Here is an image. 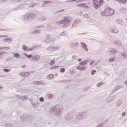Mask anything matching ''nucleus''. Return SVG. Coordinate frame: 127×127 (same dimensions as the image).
Returning a JSON list of instances; mask_svg holds the SVG:
<instances>
[{"label": "nucleus", "mask_w": 127, "mask_h": 127, "mask_svg": "<svg viewBox=\"0 0 127 127\" xmlns=\"http://www.w3.org/2000/svg\"><path fill=\"white\" fill-rule=\"evenodd\" d=\"M6 127H13L12 126H11V125H10V124H7L5 126Z\"/></svg>", "instance_id": "nucleus-50"}, {"label": "nucleus", "mask_w": 127, "mask_h": 127, "mask_svg": "<svg viewBox=\"0 0 127 127\" xmlns=\"http://www.w3.org/2000/svg\"><path fill=\"white\" fill-rule=\"evenodd\" d=\"M43 3H44V4H49L50 3H52V1L45 0V1H44Z\"/></svg>", "instance_id": "nucleus-32"}, {"label": "nucleus", "mask_w": 127, "mask_h": 127, "mask_svg": "<svg viewBox=\"0 0 127 127\" xmlns=\"http://www.w3.org/2000/svg\"><path fill=\"white\" fill-rule=\"evenodd\" d=\"M83 16L84 18H86L87 19H90V18H91V17L89 16V15H88V14H84Z\"/></svg>", "instance_id": "nucleus-33"}, {"label": "nucleus", "mask_w": 127, "mask_h": 127, "mask_svg": "<svg viewBox=\"0 0 127 127\" xmlns=\"http://www.w3.org/2000/svg\"><path fill=\"white\" fill-rule=\"evenodd\" d=\"M114 99H116V96H110L106 99V103H110V102H112Z\"/></svg>", "instance_id": "nucleus-14"}, {"label": "nucleus", "mask_w": 127, "mask_h": 127, "mask_svg": "<svg viewBox=\"0 0 127 127\" xmlns=\"http://www.w3.org/2000/svg\"><path fill=\"white\" fill-rule=\"evenodd\" d=\"M61 48V47H60V46H58L56 47L50 46L47 48V50H48V51L53 52V51L59 50V49H60Z\"/></svg>", "instance_id": "nucleus-7"}, {"label": "nucleus", "mask_w": 127, "mask_h": 127, "mask_svg": "<svg viewBox=\"0 0 127 127\" xmlns=\"http://www.w3.org/2000/svg\"><path fill=\"white\" fill-rule=\"evenodd\" d=\"M117 52H118L117 50L114 48H111L108 50V53H109V54H116Z\"/></svg>", "instance_id": "nucleus-15"}, {"label": "nucleus", "mask_w": 127, "mask_h": 127, "mask_svg": "<svg viewBox=\"0 0 127 127\" xmlns=\"http://www.w3.org/2000/svg\"><path fill=\"white\" fill-rule=\"evenodd\" d=\"M62 11H64V9H62L60 11V12H62Z\"/></svg>", "instance_id": "nucleus-63"}, {"label": "nucleus", "mask_w": 127, "mask_h": 127, "mask_svg": "<svg viewBox=\"0 0 127 127\" xmlns=\"http://www.w3.org/2000/svg\"><path fill=\"white\" fill-rule=\"evenodd\" d=\"M39 27V29H41V28H44V26H40Z\"/></svg>", "instance_id": "nucleus-55"}, {"label": "nucleus", "mask_w": 127, "mask_h": 127, "mask_svg": "<svg viewBox=\"0 0 127 127\" xmlns=\"http://www.w3.org/2000/svg\"><path fill=\"white\" fill-rule=\"evenodd\" d=\"M64 111V109L63 108L59 107L58 105L54 106L52 109V112L54 113V115L56 117H60Z\"/></svg>", "instance_id": "nucleus-3"}, {"label": "nucleus", "mask_w": 127, "mask_h": 127, "mask_svg": "<svg viewBox=\"0 0 127 127\" xmlns=\"http://www.w3.org/2000/svg\"><path fill=\"white\" fill-rule=\"evenodd\" d=\"M122 104H123V100H119L117 102L115 105H116V107H121V106H122Z\"/></svg>", "instance_id": "nucleus-19"}, {"label": "nucleus", "mask_w": 127, "mask_h": 127, "mask_svg": "<svg viewBox=\"0 0 127 127\" xmlns=\"http://www.w3.org/2000/svg\"><path fill=\"white\" fill-rule=\"evenodd\" d=\"M97 73V70H92L91 71L92 75H95V73Z\"/></svg>", "instance_id": "nucleus-44"}, {"label": "nucleus", "mask_w": 127, "mask_h": 127, "mask_svg": "<svg viewBox=\"0 0 127 127\" xmlns=\"http://www.w3.org/2000/svg\"><path fill=\"white\" fill-rule=\"evenodd\" d=\"M54 78V75L53 74H50L48 76L47 78L49 80H52Z\"/></svg>", "instance_id": "nucleus-28"}, {"label": "nucleus", "mask_w": 127, "mask_h": 127, "mask_svg": "<svg viewBox=\"0 0 127 127\" xmlns=\"http://www.w3.org/2000/svg\"><path fill=\"white\" fill-rule=\"evenodd\" d=\"M76 69L77 70H79V71H84V70H85V69H86V67L84 66H77L76 67Z\"/></svg>", "instance_id": "nucleus-23"}, {"label": "nucleus", "mask_w": 127, "mask_h": 127, "mask_svg": "<svg viewBox=\"0 0 127 127\" xmlns=\"http://www.w3.org/2000/svg\"><path fill=\"white\" fill-rule=\"evenodd\" d=\"M78 61L79 62H81V61H82V59H79L78 60Z\"/></svg>", "instance_id": "nucleus-60"}, {"label": "nucleus", "mask_w": 127, "mask_h": 127, "mask_svg": "<svg viewBox=\"0 0 127 127\" xmlns=\"http://www.w3.org/2000/svg\"><path fill=\"white\" fill-rule=\"evenodd\" d=\"M40 59V57L39 56H34L32 57V60L34 61H38Z\"/></svg>", "instance_id": "nucleus-20"}, {"label": "nucleus", "mask_w": 127, "mask_h": 127, "mask_svg": "<svg viewBox=\"0 0 127 127\" xmlns=\"http://www.w3.org/2000/svg\"><path fill=\"white\" fill-rule=\"evenodd\" d=\"M116 22L118 23L119 24H120V25H125V22L123 21L121 19H117L116 20Z\"/></svg>", "instance_id": "nucleus-22"}, {"label": "nucleus", "mask_w": 127, "mask_h": 127, "mask_svg": "<svg viewBox=\"0 0 127 127\" xmlns=\"http://www.w3.org/2000/svg\"><path fill=\"white\" fill-rule=\"evenodd\" d=\"M20 75L22 77H27L30 75V73L29 72H20Z\"/></svg>", "instance_id": "nucleus-16"}, {"label": "nucleus", "mask_w": 127, "mask_h": 127, "mask_svg": "<svg viewBox=\"0 0 127 127\" xmlns=\"http://www.w3.org/2000/svg\"><path fill=\"white\" fill-rule=\"evenodd\" d=\"M110 31L112 32V33H114L115 34H118L120 31H119V30L117 29L116 27H113L110 29Z\"/></svg>", "instance_id": "nucleus-13"}, {"label": "nucleus", "mask_w": 127, "mask_h": 127, "mask_svg": "<svg viewBox=\"0 0 127 127\" xmlns=\"http://www.w3.org/2000/svg\"><path fill=\"white\" fill-rule=\"evenodd\" d=\"M65 71V68L64 67H63L60 69L61 73H64Z\"/></svg>", "instance_id": "nucleus-38"}, {"label": "nucleus", "mask_w": 127, "mask_h": 127, "mask_svg": "<svg viewBox=\"0 0 127 127\" xmlns=\"http://www.w3.org/2000/svg\"><path fill=\"white\" fill-rule=\"evenodd\" d=\"M93 1L95 9H99L104 4V0H93Z\"/></svg>", "instance_id": "nucleus-5"}, {"label": "nucleus", "mask_w": 127, "mask_h": 127, "mask_svg": "<svg viewBox=\"0 0 127 127\" xmlns=\"http://www.w3.org/2000/svg\"><path fill=\"white\" fill-rule=\"evenodd\" d=\"M58 68H59V66H58V65H57L55 66H53V67H51V70H55V69H57Z\"/></svg>", "instance_id": "nucleus-37"}, {"label": "nucleus", "mask_w": 127, "mask_h": 127, "mask_svg": "<svg viewBox=\"0 0 127 127\" xmlns=\"http://www.w3.org/2000/svg\"><path fill=\"white\" fill-rule=\"evenodd\" d=\"M78 42H71V45H74V46H78Z\"/></svg>", "instance_id": "nucleus-34"}, {"label": "nucleus", "mask_w": 127, "mask_h": 127, "mask_svg": "<svg viewBox=\"0 0 127 127\" xmlns=\"http://www.w3.org/2000/svg\"><path fill=\"white\" fill-rule=\"evenodd\" d=\"M108 10H109V8H107L104 9L102 12H101V15H102V16H109L108 13Z\"/></svg>", "instance_id": "nucleus-8"}, {"label": "nucleus", "mask_w": 127, "mask_h": 127, "mask_svg": "<svg viewBox=\"0 0 127 127\" xmlns=\"http://www.w3.org/2000/svg\"><path fill=\"white\" fill-rule=\"evenodd\" d=\"M120 56L122 57L123 59H126V58H127V54L126 53H121Z\"/></svg>", "instance_id": "nucleus-18"}, {"label": "nucleus", "mask_w": 127, "mask_h": 127, "mask_svg": "<svg viewBox=\"0 0 127 127\" xmlns=\"http://www.w3.org/2000/svg\"><path fill=\"white\" fill-rule=\"evenodd\" d=\"M34 84L35 85H44V82L42 81H35Z\"/></svg>", "instance_id": "nucleus-26"}, {"label": "nucleus", "mask_w": 127, "mask_h": 127, "mask_svg": "<svg viewBox=\"0 0 127 127\" xmlns=\"http://www.w3.org/2000/svg\"><path fill=\"white\" fill-rule=\"evenodd\" d=\"M14 58H16L17 59L19 58L20 55L18 53H15L13 55Z\"/></svg>", "instance_id": "nucleus-30"}, {"label": "nucleus", "mask_w": 127, "mask_h": 127, "mask_svg": "<svg viewBox=\"0 0 127 127\" xmlns=\"http://www.w3.org/2000/svg\"><path fill=\"white\" fill-rule=\"evenodd\" d=\"M39 101L40 102H41V103H43V102H44V98L43 97H41L40 98Z\"/></svg>", "instance_id": "nucleus-42"}, {"label": "nucleus", "mask_w": 127, "mask_h": 127, "mask_svg": "<svg viewBox=\"0 0 127 127\" xmlns=\"http://www.w3.org/2000/svg\"><path fill=\"white\" fill-rule=\"evenodd\" d=\"M86 33H79L78 35H86Z\"/></svg>", "instance_id": "nucleus-51"}, {"label": "nucleus", "mask_w": 127, "mask_h": 127, "mask_svg": "<svg viewBox=\"0 0 127 127\" xmlns=\"http://www.w3.org/2000/svg\"><path fill=\"white\" fill-rule=\"evenodd\" d=\"M78 6H79V7H83V8H85L86 9H89V8H90V7L87 5V3H86L79 4L78 5Z\"/></svg>", "instance_id": "nucleus-12"}, {"label": "nucleus", "mask_w": 127, "mask_h": 127, "mask_svg": "<svg viewBox=\"0 0 127 127\" xmlns=\"http://www.w3.org/2000/svg\"><path fill=\"white\" fill-rule=\"evenodd\" d=\"M66 2H72V1H71V0H67L66 1Z\"/></svg>", "instance_id": "nucleus-59"}, {"label": "nucleus", "mask_w": 127, "mask_h": 127, "mask_svg": "<svg viewBox=\"0 0 127 127\" xmlns=\"http://www.w3.org/2000/svg\"><path fill=\"white\" fill-rule=\"evenodd\" d=\"M88 64V60L83 61L79 63V65L81 66H85Z\"/></svg>", "instance_id": "nucleus-21"}, {"label": "nucleus", "mask_w": 127, "mask_h": 127, "mask_svg": "<svg viewBox=\"0 0 127 127\" xmlns=\"http://www.w3.org/2000/svg\"><path fill=\"white\" fill-rule=\"evenodd\" d=\"M109 62H114L115 61V59L111 58L109 60Z\"/></svg>", "instance_id": "nucleus-46"}, {"label": "nucleus", "mask_w": 127, "mask_h": 127, "mask_svg": "<svg viewBox=\"0 0 127 127\" xmlns=\"http://www.w3.org/2000/svg\"><path fill=\"white\" fill-rule=\"evenodd\" d=\"M22 49L24 51H30L31 50V49L27 48V47L25 46H23Z\"/></svg>", "instance_id": "nucleus-27"}, {"label": "nucleus", "mask_w": 127, "mask_h": 127, "mask_svg": "<svg viewBox=\"0 0 127 127\" xmlns=\"http://www.w3.org/2000/svg\"><path fill=\"white\" fill-rule=\"evenodd\" d=\"M79 23H80V20L79 19H75L72 25V27H77Z\"/></svg>", "instance_id": "nucleus-10"}, {"label": "nucleus", "mask_w": 127, "mask_h": 127, "mask_svg": "<svg viewBox=\"0 0 127 127\" xmlns=\"http://www.w3.org/2000/svg\"><path fill=\"white\" fill-rule=\"evenodd\" d=\"M39 32H40V30H39V29H38V30L33 31L32 33H33V34H34V33H35V34L39 33Z\"/></svg>", "instance_id": "nucleus-39"}, {"label": "nucleus", "mask_w": 127, "mask_h": 127, "mask_svg": "<svg viewBox=\"0 0 127 127\" xmlns=\"http://www.w3.org/2000/svg\"><path fill=\"white\" fill-rule=\"evenodd\" d=\"M114 43L118 46H122V42L119 40L116 41Z\"/></svg>", "instance_id": "nucleus-24"}, {"label": "nucleus", "mask_w": 127, "mask_h": 127, "mask_svg": "<svg viewBox=\"0 0 127 127\" xmlns=\"http://www.w3.org/2000/svg\"><path fill=\"white\" fill-rule=\"evenodd\" d=\"M124 88V86L123 85H118L115 87V90L113 91V93H115L116 91H119L120 89H123Z\"/></svg>", "instance_id": "nucleus-17"}, {"label": "nucleus", "mask_w": 127, "mask_h": 127, "mask_svg": "<svg viewBox=\"0 0 127 127\" xmlns=\"http://www.w3.org/2000/svg\"><path fill=\"white\" fill-rule=\"evenodd\" d=\"M87 117H88V112H81L75 116V118L77 120H84V119H86Z\"/></svg>", "instance_id": "nucleus-6"}, {"label": "nucleus", "mask_w": 127, "mask_h": 127, "mask_svg": "<svg viewBox=\"0 0 127 127\" xmlns=\"http://www.w3.org/2000/svg\"><path fill=\"white\" fill-rule=\"evenodd\" d=\"M3 71L4 72H6L7 73H8V72H10V69L8 68H4L3 69Z\"/></svg>", "instance_id": "nucleus-35"}, {"label": "nucleus", "mask_w": 127, "mask_h": 127, "mask_svg": "<svg viewBox=\"0 0 127 127\" xmlns=\"http://www.w3.org/2000/svg\"><path fill=\"white\" fill-rule=\"evenodd\" d=\"M80 45L81 47H82L83 49L85 50V51H87V52L89 51V49H88V48L87 47V44H86V43L82 42L80 43Z\"/></svg>", "instance_id": "nucleus-9"}, {"label": "nucleus", "mask_w": 127, "mask_h": 127, "mask_svg": "<svg viewBox=\"0 0 127 127\" xmlns=\"http://www.w3.org/2000/svg\"><path fill=\"white\" fill-rule=\"evenodd\" d=\"M66 34H67V32L64 31L61 33L60 35L55 34L54 36L52 35H47V38L49 42H51L52 41H55L56 39H59V37L62 35V36H66Z\"/></svg>", "instance_id": "nucleus-2"}, {"label": "nucleus", "mask_w": 127, "mask_h": 127, "mask_svg": "<svg viewBox=\"0 0 127 127\" xmlns=\"http://www.w3.org/2000/svg\"><path fill=\"white\" fill-rule=\"evenodd\" d=\"M52 97H53V95H52V94H49L48 95V97L50 99H52Z\"/></svg>", "instance_id": "nucleus-48"}, {"label": "nucleus", "mask_w": 127, "mask_h": 127, "mask_svg": "<svg viewBox=\"0 0 127 127\" xmlns=\"http://www.w3.org/2000/svg\"><path fill=\"white\" fill-rule=\"evenodd\" d=\"M104 85V83L100 82L97 84V86L98 87V88H100V87H102Z\"/></svg>", "instance_id": "nucleus-36"}, {"label": "nucleus", "mask_w": 127, "mask_h": 127, "mask_svg": "<svg viewBox=\"0 0 127 127\" xmlns=\"http://www.w3.org/2000/svg\"><path fill=\"white\" fill-rule=\"evenodd\" d=\"M24 119H26V117H21V120H24Z\"/></svg>", "instance_id": "nucleus-56"}, {"label": "nucleus", "mask_w": 127, "mask_h": 127, "mask_svg": "<svg viewBox=\"0 0 127 127\" xmlns=\"http://www.w3.org/2000/svg\"><path fill=\"white\" fill-rule=\"evenodd\" d=\"M116 1L121 2V3H126V1H127V0H115Z\"/></svg>", "instance_id": "nucleus-31"}, {"label": "nucleus", "mask_w": 127, "mask_h": 127, "mask_svg": "<svg viewBox=\"0 0 127 127\" xmlns=\"http://www.w3.org/2000/svg\"><path fill=\"white\" fill-rule=\"evenodd\" d=\"M108 16H112L115 14V10L111 8H108Z\"/></svg>", "instance_id": "nucleus-11"}, {"label": "nucleus", "mask_w": 127, "mask_h": 127, "mask_svg": "<svg viewBox=\"0 0 127 127\" xmlns=\"http://www.w3.org/2000/svg\"><path fill=\"white\" fill-rule=\"evenodd\" d=\"M122 116H123V117H125V116H126V112H123L122 114Z\"/></svg>", "instance_id": "nucleus-54"}, {"label": "nucleus", "mask_w": 127, "mask_h": 127, "mask_svg": "<svg viewBox=\"0 0 127 127\" xmlns=\"http://www.w3.org/2000/svg\"><path fill=\"white\" fill-rule=\"evenodd\" d=\"M0 31H6V30L4 29H0Z\"/></svg>", "instance_id": "nucleus-52"}, {"label": "nucleus", "mask_w": 127, "mask_h": 127, "mask_svg": "<svg viewBox=\"0 0 127 127\" xmlns=\"http://www.w3.org/2000/svg\"><path fill=\"white\" fill-rule=\"evenodd\" d=\"M36 17V14L34 13H27L23 15L22 18L24 20H32L33 18Z\"/></svg>", "instance_id": "nucleus-4"}, {"label": "nucleus", "mask_w": 127, "mask_h": 127, "mask_svg": "<svg viewBox=\"0 0 127 127\" xmlns=\"http://www.w3.org/2000/svg\"><path fill=\"white\" fill-rule=\"evenodd\" d=\"M72 21V18L69 16H66L63 17V19L61 21L57 22V24L60 25V24H63V27H68L70 25Z\"/></svg>", "instance_id": "nucleus-1"}, {"label": "nucleus", "mask_w": 127, "mask_h": 127, "mask_svg": "<svg viewBox=\"0 0 127 127\" xmlns=\"http://www.w3.org/2000/svg\"><path fill=\"white\" fill-rule=\"evenodd\" d=\"M25 67V65H23L21 66L22 68H24Z\"/></svg>", "instance_id": "nucleus-64"}, {"label": "nucleus", "mask_w": 127, "mask_h": 127, "mask_svg": "<svg viewBox=\"0 0 127 127\" xmlns=\"http://www.w3.org/2000/svg\"><path fill=\"white\" fill-rule=\"evenodd\" d=\"M86 0H78L79 2H83L85 1Z\"/></svg>", "instance_id": "nucleus-53"}, {"label": "nucleus", "mask_w": 127, "mask_h": 127, "mask_svg": "<svg viewBox=\"0 0 127 127\" xmlns=\"http://www.w3.org/2000/svg\"><path fill=\"white\" fill-rule=\"evenodd\" d=\"M4 37H7V35H0V38H3Z\"/></svg>", "instance_id": "nucleus-49"}, {"label": "nucleus", "mask_w": 127, "mask_h": 127, "mask_svg": "<svg viewBox=\"0 0 127 127\" xmlns=\"http://www.w3.org/2000/svg\"><path fill=\"white\" fill-rule=\"evenodd\" d=\"M24 55L29 59L32 58L33 57L32 55H27L25 53H24Z\"/></svg>", "instance_id": "nucleus-29"}, {"label": "nucleus", "mask_w": 127, "mask_h": 127, "mask_svg": "<svg viewBox=\"0 0 127 127\" xmlns=\"http://www.w3.org/2000/svg\"><path fill=\"white\" fill-rule=\"evenodd\" d=\"M40 19H41V20H42V21H45V20H46V17H41V18H40Z\"/></svg>", "instance_id": "nucleus-41"}, {"label": "nucleus", "mask_w": 127, "mask_h": 127, "mask_svg": "<svg viewBox=\"0 0 127 127\" xmlns=\"http://www.w3.org/2000/svg\"><path fill=\"white\" fill-rule=\"evenodd\" d=\"M69 115L66 114L65 117V120H69Z\"/></svg>", "instance_id": "nucleus-47"}, {"label": "nucleus", "mask_w": 127, "mask_h": 127, "mask_svg": "<svg viewBox=\"0 0 127 127\" xmlns=\"http://www.w3.org/2000/svg\"><path fill=\"white\" fill-rule=\"evenodd\" d=\"M125 84L126 86H127V81H125Z\"/></svg>", "instance_id": "nucleus-62"}, {"label": "nucleus", "mask_w": 127, "mask_h": 127, "mask_svg": "<svg viewBox=\"0 0 127 127\" xmlns=\"http://www.w3.org/2000/svg\"><path fill=\"white\" fill-rule=\"evenodd\" d=\"M21 99V100H26V99H27V97L26 96H22Z\"/></svg>", "instance_id": "nucleus-45"}, {"label": "nucleus", "mask_w": 127, "mask_h": 127, "mask_svg": "<svg viewBox=\"0 0 127 127\" xmlns=\"http://www.w3.org/2000/svg\"><path fill=\"white\" fill-rule=\"evenodd\" d=\"M3 41H6L8 43H9V42H10L11 41H12V38H7L4 39L3 40Z\"/></svg>", "instance_id": "nucleus-25"}, {"label": "nucleus", "mask_w": 127, "mask_h": 127, "mask_svg": "<svg viewBox=\"0 0 127 127\" xmlns=\"http://www.w3.org/2000/svg\"><path fill=\"white\" fill-rule=\"evenodd\" d=\"M94 62H95V61H93V62L90 63V65H91V66L93 65V64H94Z\"/></svg>", "instance_id": "nucleus-58"}, {"label": "nucleus", "mask_w": 127, "mask_h": 127, "mask_svg": "<svg viewBox=\"0 0 127 127\" xmlns=\"http://www.w3.org/2000/svg\"><path fill=\"white\" fill-rule=\"evenodd\" d=\"M54 64H55V61L52 60L50 62V65H54Z\"/></svg>", "instance_id": "nucleus-40"}, {"label": "nucleus", "mask_w": 127, "mask_h": 127, "mask_svg": "<svg viewBox=\"0 0 127 127\" xmlns=\"http://www.w3.org/2000/svg\"><path fill=\"white\" fill-rule=\"evenodd\" d=\"M1 48H3L5 50H9L10 48L8 47H1Z\"/></svg>", "instance_id": "nucleus-43"}, {"label": "nucleus", "mask_w": 127, "mask_h": 127, "mask_svg": "<svg viewBox=\"0 0 127 127\" xmlns=\"http://www.w3.org/2000/svg\"><path fill=\"white\" fill-rule=\"evenodd\" d=\"M78 0H71V2H73L74 1H76Z\"/></svg>", "instance_id": "nucleus-61"}, {"label": "nucleus", "mask_w": 127, "mask_h": 127, "mask_svg": "<svg viewBox=\"0 0 127 127\" xmlns=\"http://www.w3.org/2000/svg\"><path fill=\"white\" fill-rule=\"evenodd\" d=\"M0 1H1V2H4V1H7V0H0Z\"/></svg>", "instance_id": "nucleus-57"}]
</instances>
